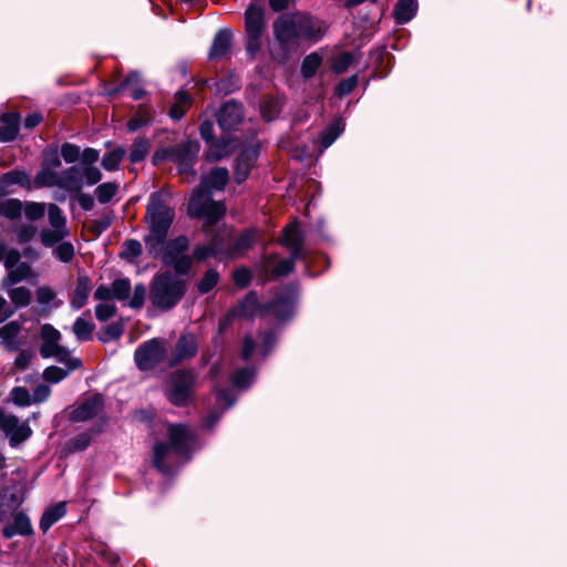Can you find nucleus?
<instances>
[{
    "label": "nucleus",
    "instance_id": "11",
    "mask_svg": "<svg viewBox=\"0 0 567 567\" xmlns=\"http://www.w3.org/2000/svg\"><path fill=\"white\" fill-rule=\"evenodd\" d=\"M247 33L246 50L252 58L261 48V37L266 28L265 12L261 6L250 3L245 12Z\"/></svg>",
    "mask_w": 567,
    "mask_h": 567
},
{
    "label": "nucleus",
    "instance_id": "58",
    "mask_svg": "<svg viewBox=\"0 0 567 567\" xmlns=\"http://www.w3.org/2000/svg\"><path fill=\"white\" fill-rule=\"evenodd\" d=\"M357 85H358V76L352 75V76L339 82L334 89V92L339 97H343V96L350 94L355 89Z\"/></svg>",
    "mask_w": 567,
    "mask_h": 567
},
{
    "label": "nucleus",
    "instance_id": "57",
    "mask_svg": "<svg viewBox=\"0 0 567 567\" xmlns=\"http://www.w3.org/2000/svg\"><path fill=\"white\" fill-rule=\"evenodd\" d=\"M151 121H152V117L148 113L138 112L127 122L126 126L130 132H136L140 128L148 125L151 123Z\"/></svg>",
    "mask_w": 567,
    "mask_h": 567
},
{
    "label": "nucleus",
    "instance_id": "60",
    "mask_svg": "<svg viewBox=\"0 0 567 567\" xmlns=\"http://www.w3.org/2000/svg\"><path fill=\"white\" fill-rule=\"evenodd\" d=\"M116 313L115 305L101 302L95 307V317L99 321H106Z\"/></svg>",
    "mask_w": 567,
    "mask_h": 567
},
{
    "label": "nucleus",
    "instance_id": "6",
    "mask_svg": "<svg viewBox=\"0 0 567 567\" xmlns=\"http://www.w3.org/2000/svg\"><path fill=\"white\" fill-rule=\"evenodd\" d=\"M188 249L189 240L184 235L166 239L159 254L163 265L172 267L175 275L187 276L193 266V257Z\"/></svg>",
    "mask_w": 567,
    "mask_h": 567
},
{
    "label": "nucleus",
    "instance_id": "28",
    "mask_svg": "<svg viewBox=\"0 0 567 567\" xmlns=\"http://www.w3.org/2000/svg\"><path fill=\"white\" fill-rule=\"evenodd\" d=\"M228 179V171L224 167H216L212 169L207 175H204L202 177L199 187L208 192H210L212 189L223 190L227 185Z\"/></svg>",
    "mask_w": 567,
    "mask_h": 567
},
{
    "label": "nucleus",
    "instance_id": "5",
    "mask_svg": "<svg viewBox=\"0 0 567 567\" xmlns=\"http://www.w3.org/2000/svg\"><path fill=\"white\" fill-rule=\"evenodd\" d=\"M298 290L295 286L286 287L282 293L262 309L259 307L256 292H249L240 301L238 311L244 317H252L259 310L274 316L278 321H286L293 316Z\"/></svg>",
    "mask_w": 567,
    "mask_h": 567
},
{
    "label": "nucleus",
    "instance_id": "18",
    "mask_svg": "<svg viewBox=\"0 0 567 567\" xmlns=\"http://www.w3.org/2000/svg\"><path fill=\"white\" fill-rule=\"evenodd\" d=\"M198 339L194 333L186 332L179 336L176 341L174 353L169 359V364L175 365L185 360L192 359L197 354Z\"/></svg>",
    "mask_w": 567,
    "mask_h": 567
},
{
    "label": "nucleus",
    "instance_id": "16",
    "mask_svg": "<svg viewBox=\"0 0 567 567\" xmlns=\"http://www.w3.org/2000/svg\"><path fill=\"white\" fill-rule=\"evenodd\" d=\"M243 118L244 113L241 104L233 100L224 103L217 113L218 125L225 133L237 130Z\"/></svg>",
    "mask_w": 567,
    "mask_h": 567
},
{
    "label": "nucleus",
    "instance_id": "13",
    "mask_svg": "<svg viewBox=\"0 0 567 567\" xmlns=\"http://www.w3.org/2000/svg\"><path fill=\"white\" fill-rule=\"evenodd\" d=\"M165 342L154 338L137 347L134 360L140 370L150 371L156 368L165 359Z\"/></svg>",
    "mask_w": 567,
    "mask_h": 567
},
{
    "label": "nucleus",
    "instance_id": "34",
    "mask_svg": "<svg viewBox=\"0 0 567 567\" xmlns=\"http://www.w3.org/2000/svg\"><path fill=\"white\" fill-rule=\"evenodd\" d=\"M40 240L44 247H54L70 236L69 229L43 228L40 230Z\"/></svg>",
    "mask_w": 567,
    "mask_h": 567
},
{
    "label": "nucleus",
    "instance_id": "30",
    "mask_svg": "<svg viewBox=\"0 0 567 567\" xmlns=\"http://www.w3.org/2000/svg\"><path fill=\"white\" fill-rule=\"evenodd\" d=\"M417 8L419 4L416 0H398L393 10L395 22L398 24L408 23L415 17Z\"/></svg>",
    "mask_w": 567,
    "mask_h": 567
},
{
    "label": "nucleus",
    "instance_id": "62",
    "mask_svg": "<svg viewBox=\"0 0 567 567\" xmlns=\"http://www.w3.org/2000/svg\"><path fill=\"white\" fill-rule=\"evenodd\" d=\"M353 58L350 53L343 52L337 56L332 69L336 73H343L351 65Z\"/></svg>",
    "mask_w": 567,
    "mask_h": 567
},
{
    "label": "nucleus",
    "instance_id": "36",
    "mask_svg": "<svg viewBox=\"0 0 567 567\" xmlns=\"http://www.w3.org/2000/svg\"><path fill=\"white\" fill-rule=\"evenodd\" d=\"M38 187H58L60 188V172L53 171L50 167H41L34 178Z\"/></svg>",
    "mask_w": 567,
    "mask_h": 567
},
{
    "label": "nucleus",
    "instance_id": "51",
    "mask_svg": "<svg viewBox=\"0 0 567 567\" xmlns=\"http://www.w3.org/2000/svg\"><path fill=\"white\" fill-rule=\"evenodd\" d=\"M53 256L61 262H70L74 257V246L71 241H61L52 251Z\"/></svg>",
    "mask_w": 567,
    "mask_h": 567
},
{
    "label": "nucleus",
    "instance_id": "63",
    "mask_svg": "<svg viewBox=\"0 0 567 567\" xmlns=\"http://www.w3.org/2000/svg\"><path fill=\"white\" fill-rule=\"evenodd\" d=\"M298 258H293L292 255H290V258L281 259L274 268L275 276H285L291 272L295 268V261Z\"/></svg>",
    "mask_w": 567,
    "mask_h": 567
},
{
    "label": "nucleus",
    "instance_id": "10",
    "mask_svg": "<svg viewBox=\"0 0 567 567\" xmlns=\"http://www.w3.org/2000/svg\"><path fill=\"white\" fill-rule=\"evenodd\" d=\"M96 166L73 165L60 172V188L68 193H79L83 186H93L102 179Z\"/></svg>",
    "mask_w": 567,
    "mask_h": 567
},
{
    "label": "nucleus",
    "instance_id": "61",
    "mask_svg": "<svg viewBox=\"0 0 567 567\" xmlns=\"http://www.w3.org/2000/svg\"><path fill=\"white\" fill-rule=\"evenodd\" d=\"M146 297V288L143 284H137L134 287L133 296L130 299L128 306L133 309L143 307Z\"/></svg>",
    "mask_w": 567,
    "mask_h": 567
},
{
    "label": "nucleus",
    "instance_id": "20",
    "mask_svg": "<svg viewBox=\"0 0 567 567\" xmlns=\"http://www.w3.org/2000/svg\"><path fill=\"white\" fill-rule=\"evenodd\" d=\"M220 235H224V245L226 246L224 255L230 258L243 255L252 247L257 239V231L255 229L245 230L234 243L230 241L226 230L221 231Z\"/></svg>",
    "mask_w": 567,
    "mask_h": 567
},
{
    "label": "nucleus",
    "instance_id": "17",
    "mask_svg": "<svg viewBox=\"0 0 567 567\" xmlns=\"http://www.w3.org/2000/svg\"><path fill=\"white\" fill-rule=\"evenodd\" d=\"M305 236L297 221L286 226L282 235V244L289 249L293 258H302L307 260V251L305 249Z\"/></svg>",
    "mask_w": 567,
    "mask_h": 567
},
{
    "label": "nucleus",
    "instance_id": "14",
    "mask_svg": "<svg viewBox=\"0 0 567 567\" xmlns=\"http://www.w3.org/2000/svg\"><path fill=\"white\" fill-rule=\"evenodd\" d=\"M61 332L53 326L45 323L41 328L42 343L40 347V354L43 358H54L59 362L69 361L71 352L60 344Z\"/></svg>",
    "mask_w": 567,
    "mask_h": 567
},
{
    "label": "nucleus",
    "instance_id": "27",
    "mask_svg": "<svg viewBox=\"0 0 567 567\" xmlns=\"http://www.w3.org/2000/svg\"><path fill=\"white\" fill-rule=\"evenodd\" d=\"M231 45V32L228 29L219 30L213 40L208 58L209 60H219L225 56Z\"/></svg>",
    "mask_w": 567,
    "mask_h": 567
},
{
    "label": "nucleus",
    "instance_id": "37",
    "mask_svg": "<svg viewBox=\"0 0 567 567\" xmlns=\"http://www.w3.org/2000/svg\"><path fill=\"white\" fill-rule=\"evenodd\" d=\"M22 202L16 198H3L0 199V215L11 219L16 220L20 218L22 214Z\"/></svg>",
    "mask_w": 567,
    "mask_h": 567
},
{
    "label": "nucleus",
    "instance_id": "24",
    "mask_svg": "<svg viewBox=\"0 0 567 567\" xmlns=\"http://www.w3.org/2000/svg\"><path fill=\"white\" fill-rule=\"evenodd\" d=\"M62 363L65 364V369L55 365L48 367L43 372V379L51 383H58L82 365L81 359L71 355H69V361Z\"/></svg>",
    "mask_w": 567,
    "mask_h": 567
},
{
    "label": "nucleus",
    "instance_id": "29",
    "mask_svg": "<svg viewBox=\"0 0 567 567\" xmlns=\"http://www.w3.org/2000/svg\"><path fill=\"white\" fill-rule=\"evenodd\" d=\"M234 148V141L228 136H223L219 140H213L208 143L206 157L208 161L217 162L229 155Z\"/></svg>",
    "mask_w": 567,
    "mask_h": 567
},
{
    "label": "nucleus",
    "instance_id": "26",
    "mask_svg": "<svg viewBox=\"0 0 567 567\" xmlns=\"http://www.w3.org/2000/svg\"><path fill=\"white\" fill-rule=\"evenodd\" d=\"M226 246L224 245V235L216 234L208 245H198L193 251V259L203 261L210 256L224 255Z\"/></svg>",
    "mask_w": 567,
    "mask_h": 567
},
{
    "label": "nucleus",
    "instance_id": "8",
    "mask_svg": "<svg viewBox=\"0 0 567 567\" xmlns=\"http://www.w3.org/2000/svg\"><path fill=\"white\" fill-rule=\"evenodd\" d=\"M199 150L200 145L197 141L186 140L165 151L163 157L174 162L178 166L179 174L194 177L196 175L194 165L197 162ZM159 158H162V155L159 152H156L154 162H157Z\"/></svg>",
    "mask_w": 567,
    "mask_h": 567
},
{
    "label": "nucleus",
    "instance_id": "23",
    "mask_svg": "<svg viewBox=\"0 0 567 567\" xmlns=\"http://www.w3.org/2000/svg\"><path fill=\"white\" fill-rule=\"evenodd\" d=\"M216 402L218 405H224V409L221 411L213 410L204 419L203 426L208 430L219 421L225 410L235 404L236 398L231 395V391L229 389H218L216 390Z\"/></svg>",
    "mask_w": 567,
    "mask_h": 567
},
{
    "label": "nucleus",
    "instance_id": "21",
    "mask_svg": "<svg viewBox=\"0 0 567 567\" xmlns=\"http://www.w3.org/2000/svg\"><path fill=\"white\" fill-rule=\"evenodd\" d=\"M103 406V398L94 394L81 404H79L70 414L73 422H85L96 416Z\"/></svg>",
    "mask_w": 567,
    "mask_h": 567
},
{
    "label": "nucleus",
    "instance_id": "56",
    "mask_svg": "<svg viewBox=\"0 0 567 567\" xmlns=\"http://www.w3.org/2000/svg\"><path fill=\"white\" fill-rule=\"evenodd\" d=\"M11 399L18 406H29L32 403L31 394L23 386H16L11 390Z\"/></svg>",
    "mask_w": 567,
    "mask_h": 567
},
{
    "label": "nucleus",
    "instance_id": "53",
    "mask_svg": "<svg viewBox=\"0 0 567 567\" xmlns=\"http://www.w3.org/2000/svg\"><path fill=\"white\" fill-rule=\"evenodd\" d=\"M56 293L49 287H40L37 289V302L44 311L51 309V303L55 300Z\"/></svg>",
    "mask_w": 567,
    "mask_h": 567
},
{
    "label": "nucleus",
    "instance_id": "9",
    "mask_svg": "<svg viewBox=\"0 0 567 567\" xmlns=\"http://www.w3.org/2000/svg\"><path fill=\"white\" fill-rule=\"evenodd\" d=\"M195 386V373L187 370H176L168 378L165 395L173 405L185 406L190 401Z\"/></svg>",
    "mask_w": 567,
    "mask_h": 567
},
{
    "label": "nucleus",
    "instance_id": "41",
    "mask_svg": "<svg viewBox=\"0 0 567 567\" xmlns=\"http://www.w3.org/2000/svg\"><path fill=\"white\" fill-rule=\"evenodd\" d=\"M151 142L145 136L137 137L134 143L132 151L130 153V161L132 163H138L145 159V157L150 153Z\"/></svg>",
    "mask_w": 567,
    "mask_h": 567
},
{
    "label": "nucleus",
    "instance_id": "2",
    "mask_svg": "<svg viewBox=\"0 0 567 567\" xmlns=\"http://www.w3.org/2000/svg\"><path fill=\"white\" fill-rule=\"evenodd\" d=\"M169 200L171 194L159 190L151 194L146 206L145 220L148 233L144 236V244L148 256L153 258L159 257L175 219V210Z\"/></svg>",
    "mask_w": 567,
    "mask_h": 567
},
{
    "label": "nucleus",
    "instance_id": "40",
    "mask_svg": "<svg viewBox=\"0 0 567 567\" xmlns=\"http://www.w3.org/2000/svg\"><path fill=\"white\" fill-rule=\"evenodd\" d=\"M30 271L31 268L27 262H20L19 265L8 270V274L3 279V285L6 287L16 285L25 279L30 275Z\"/></svg>",
    "mask_w": 567,
    "mask_h": 567
},
{
    "label": "nucleus",
    "instance_id": "35",
    "mask_svg": "<svg viewBox=\"0 0 567 567\" xmlns=\"http://www.w3.org/2000/svg\"><path fill=\"white\" fill-rule=\"evenodd\" d=\"M344 125L341 120L333 121L328 127L320 133V145L322 151L331 146L341 135Z\"/></svg>",
    "mask_w": 567,
    "mask_h": 567
},
{
    "label": "nucleus",
    "instance_id": "3",
    "mask_svg": "<svg viewBox=\"0 0 567 567\" xmlns=\"http://www.w3.org/2000/svg\"><path fill=\"white\" fill-rule=\"evenodd\" d=\"M328 29L323 20L306 13L286 14L280 17L274 25L276 39L280 43H289L293 40L318 42Z\"/></svg>",
    "mask_w": 567,
    "mask_h": 567
},
{
    "label": "nucleus",
    "instance_id": "43",
    "mask_svg": "<svg viewBox=\"0 0 567 567\" xmlns=\"http://www.w3.org/2000/svg\"><path fill=\"white\" fill-rule=\"evenodd\" d=\"M219 274L216 269H208L197 282V291L200 295L210 292L219 282Z\"/></svg>",
    "mask_w": 567,
    "mask_h": 567
},
{
    "label": "nucleus",
    "instance_id": "19",
    "mask_svg": "<svg viewBox=\"0 0 567 567\" xmlns=\"http://www.w3.org/2000/svg\"><path fill=\"white\" fill-rule=\"evenodd\" d=\"M260 147L258 144H251L245 147L236 159L234 177L237 183H243L247 179L250 169L254 167Z\"/></svg>",
    "mask_w": 567,
    "mask_h": 567
},
{
    "label": "nucleus",
    "instance_id": "52",
    "mask_svg": "<svg viewBox=\"0 0 567 567\" xmlns=\"http://www.w3.org/2000/svg\"><path fill=\"white\" fill-rule=\"evenodd\" d=\"M45 204L44 203H37V202H28L24 205V215L27 219L31 221H35L41 219L45 214Z\"/></svg>",
    "mask_w": 567,
    "mask_h": 567
},
{
    "label": "nucleus",
    "instance_id": "32",
    "mask_svg": "<svg viewBox=\"0 0 567 567\" xmlns=\"http://www.w3.org/2000/svg\"><path fill=\"white\" fill-rule=\"evenodd\" d=\"M66 513V504L60 502L44 511L40 519V528L42 532H48L59 519Z\"/></svg>",
    "mask_w": 567,
    "mask_h": 567
},
{
    "label": "nucleus",
    "instance_id": "48",
    "mask_svg": "<svg viewBox=\"0 0 567 567\" xmlns=\"http://www.w3.org/2000/svg\"><path fill=\"white\" fill-rule=\"evenodd\" d=\"M48 218L51 227L68 229L66 217L56 204L48 205Z\"/></svg>",
    "mask_w": 567,
    "mask_h": 567
},
{
    "label": "nucleus",
    "instance_id": "50",
    "mask_svg": "<svg viewBox=\"0 0 567 567\" xmlns=\"http://www.w3.org/2000/svg\"><path fill=\"white\" fill-rule=\"evenodd\" d=\"M92 442V434L90 432H82L68 442V450L70 452H82L86 450Z\"/></svg>",
    "mask_w": 567,
    "mask_h": 567
},
{
    "label": "nucleus",
    "instance_id": "12",
    "mask_svg": "<svg viewBox=\"0 0 567 567\" xmlns=\"http://www.w3.org/2000/svg\"><path fill=\"white\" fill-rule=\"evenodd\" d=\"M0 432L9 441L12 449L20 447L32 436V429L27 422H21L18 416L0 409Z\"/></svg>",
    "mask_w": 567,
    "mask_h": 567
},
{
    "label": "nucleus",
    "instance_id": "33",
    "mask_svg": "<svg viewBox=\"0 0 567 567\" xmlns=\"http://www.w3.org/2000/svg\"><path fill=\"white\" fill-rule=\"evenodd\" d=\"M94 329L95 324L93 321L91 319L84 318L83 316L79 317L72 326V332L79 342L92 340Z\"/></svg>",
    "mask_w": 567,
    "mask_h": 567
},
{
    "label": "nucleus",
    "instance_id": "45",
    "mask_svg": "<svg viewBox=\"0 0 567 567\" xmlns=\"http://www.w3.org/2000/svg\"><path fill=\"white\" fill-rule=\"evenodd\" d=\"M13 308H24L31 302V291L25 287L12 288L8 292Z\"/></svg>",
    "mask_w": 567,
    "mask_h": 567
},
{
    "label": "nucleus",
    "instance_id": "25",
    "mask_svg": "<svg viewBox=\"0 0 567 567\" xmlns=\"http://www.w3.org/2000/svg\"><path fill=\"white\" fill-rule=\"evenodd\" d=\"M2 534L6 538H12L17 535L29 536L33 534L30 518L25 513L18 512L13 516V522L3 528Z\"/></svg>",
    "mask_w": 567,
    "mask_h": 567
},
{
    "label": "nucleus",
    "instance_id": "22",
    "mask_svg": "<svg viewBox=\"0 0 567 567\" xmlns=\"http://www.w3.org/2000/svg\"><path fill=\"white\" fill-rule=\"evenodd\" d=\"M92 288L93 285L90 277L86 275H79L75 287L70 297V307L73 310H80L83 308L87 302Z\"/></svg>",
    "mask_w": 567,
    "mask_h": 567
},
{
    "label": "nucleus",
    "instance_id": "49",
    "mask_svg": "<svg viewBox=\"0 0 567 567\" xmlns=\"http://www.w3.org/2000/svg\"><path fill=\"white\" fill-rule=\"evenodd\" d=\"M21 331V323L18 321H10L0 328V338L7 346H12Z\"/></svg>",
    "mask_w": 567,
    "mask_h": 567
},
{
    "label": "nucleus",
    "instance_id": "46",
    "mask_svg": "<svg viewBox=\"0 0 567 567\" xmlns=\"http://www.w3.org/2000/svg\"><path fill=\"white\" fill-rule=\"evenodd\" d=\"M118 185L116 183L107 182L100 184L95 190V197L100 204H106L116 195Z\"/></svg>",
    "mask_w": 567,
    "mask_h": 567
},
{
    "label": "nucleus",
    "instance_id": "42",
    "mask_svg": "<svg viewBox=\"0 0 567 567\" xmlns=\"http://www.w3.org/2000/svg\"><path fill=\"white\" fill-rule=\"evenodd\" d=\"M255 380V371L249 368L236 370L231 375L233 385L246 390Z\"/></svg>",
    "mask_w": 567,
    "mask_h": 567
},
{
    "label": "nucleus",
    "instance_id": "15",
    "mask_svg": "<svg viewBox=\"0 0 567 567\" xmlns=\"http://www.w3.org/2000/svg\"><path fill=\"white\" fill-rule=\"evenodd\" d=\"M25 498L24 485L19 484L0 491V522L8 520Z\"/></svg>",
    "mask_w": 567,
    "mask_h": 567
},
{
    "label": "nucleus",
    "instance_id": "38",
    "mask_svg": "<svg viewBox=\"0 0 567 567\" xmlns=\"http://www.w3.org/2000/svg\"><path fill=\"white\" fill-rule=\"evenodd\" d=\"M126 155V150L122 146L114 148L113 151L104 154L101 161L102 167L107 172L118 169L122 161Z\"/></svg>",
    "mask_w": 567,
    "mask_h": 567
},
{
    "label": "nucleus",
    "instance_id": "47",
    "mask_svg": "<svg viewBox=\"0 0 567 567\" xmlns=\"http://www.w3.org/2000/svg\"><path fill=\"white\" fill-rule=\"evenodd\" d=\"M113 297L117 301L127 300L131 293V281L127 278L115 279L111 285Z\"/></svg>",
    "mask_w": 567,
    "mask_h": 567
},
{
    "label": "nucleus",
    "instance_id": "59",
    "mask_svg": "<svg viewBox=\"0 0 567 567\" xmlns=\"http://www.w3.org/2000/svg\"><path fill=\"white\" fill-rule=\"evenodd\" d=\"M80 155L81 150L75 144L64 143L61 146V156L69 164L75 163L80 158Z\"/></svg>",
    "mask_w": 567,
    "mask_h": 567
},
{
    "label": "nucleus",
    "instance_id": "7",
    "mask_svg": "<svg viewBox=\"0 0 567 567\" xmlns=\"http://www.w3.org/2000/svg\"><path fill=\"white\" fill-rule=\"evenodd\" d=\"M226 208L221 202L212 198L210 192L198 187L193 192L188 202L187 214L190 217L200 218L205 225H213L223 218Z\"/></svg>",
    "mask_w": 567,
    "mask_h": 567
},
{
    "label": "nucleus",
    "instance_id": "31",
    "mask_svg": "<svg viewBox=\"0 0 567 567\" xmlns=\"http://www.w3.org/2000/svg\"><path fill=\"white\" fill-rule=\"evenodd\" d=\"M20 117L16 113L3 114L0 125V141L11 142L19 133Z\"/></svg>",
    "mask_w": 567,
    "mask_h": 567
},
{
    "label": "nucleus",
    "instance_id": "64",
    "mask_svg": "<svg viewBox=\"0 0 567 567\" xmlns=\"http://www.w3.org/2000/svg\"><path fill=\"white\" fill-rule=\"evenodd\" d=\"M35 227L32 225H23L17 229V239L19 244H27L35 236Z\"/></svg>",
    "mask_w": 567,
    "mask_h": 567
},
{
    "label": "nucleus",
    "instance_id": "44",
    "mask_svg": "<svg viewBox=\"0 0 567 567\" xmlns=\"http://www.w3.org/2000/svg\"><path fill=\"white\" fill-rule=\"evenodd\" d=\"M322 63V58L319 53L312 52L307 55L301 64V74L306 79L312 78Z\"/></svg>",
    "mask_w": 567,
    "mask_h": 567
},
{
    "label": "nucleus",
    "instance_id": "4",
    "mask_svg": "<svg viewBox=\"0 0 567 567\" xmlns=\"http://www.w3.org/2000/svg\"><path fill=\"white\" fill-rule=\"evenodd\" d=\"M187 282L169 270L156 274L150 286V300L154 308L169 311L184 298Z\"/></svg>",
    "mask_w": 567,
    "mask_h": 567
},
{
    "label": "nucleus",
    "instance_id": "55",
    "mask_svg": "<svg viewBox=\"0 0 567 567\" xmlns=\"http://www.w3.org/2000/svg\"><path fill=\"white\" fill-rule=\"evenodd\" d=\"M1 183L8 185H21L25 186L29 184V177L24 172L11 171L3 175Z\"/></svg>",
    "mask_w": 567,
    "mask_h": 567
},
{
    "label": "nucleus",
    "instance_id": "1",
    "mask_svg": "<svg viewBox=\"0 0 567 567\" xmlns=\"http://www.w3.org/2000/svg\"><path fill=\"white\" fill-rule=\"evenodd\" d=\"M168 443L154 446V466L164 475H171L190 458L195 447V432L185 424H169Z\"/></svg>",
    "mask_w": 567,
    "mask_h": 567
},
{
    "label": "nucleus",
    "instance_id": "54",
    "mask_svg": "<svg viewBox=\"0 0 567 567\" xmlns=\"http://www.w3.org/2000/svg\"><path fill=\"white\" fill-rule=\"evenodd\" d=\"M123 333V328L120 323H110L103 328L102 333L99 336V340L106 343L111 340H117Z\"/></svg>",
    "mask_w": 567,
    "mask_h": 567
},
{
    "label": "nucleus",
    "instance_id": "39",
    "mask_svg": "<svg viewBox=\"0 0 567 567\" xmlns=\"http://www.w3.org/2000/svg\"><path fill=\"white\" fill-rule=\"evenodd\" d=\"M281 107V101L278 97L265 96L260 106L261 115L266 121L270 122L279 115Z\"/></svg>",
    "mask_w": 567,
    "mask_h": 567
}]
</instances>
